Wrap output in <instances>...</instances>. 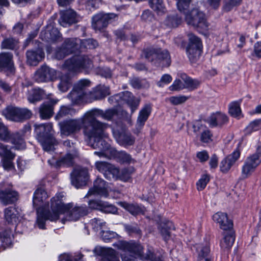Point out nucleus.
<instances>
[{"instance_id":"4be33fe9","label":"nucleus","mask_w":261,"mask_h":261,"mask_svg":"<svg viewBox=\"0 0 261 261\" xmlns=\"http://www.w3.org/2000/svg\"><path fill=\"white\" fill-rule=\"evenodd\" d=\"M95 251L97 255L101 256L100 261H120L116 252L112 248L97 247Z\"/></svg>"},{"instance_id":"dca6fc26","label":"nucleus","mask_w":261,"mask_h":261,"mask_svg":"<svg viewBox=\"0 0 261 261\" xmlns=\"http://www.w3.org/2000/svg\"><path fill=\"white\" fill-rule=\"evenodd\" d=\"M14 154L8 146L0 143V157L1 158V163L4 168L7 170H10L13 169L14 165L12 162L15 158Z\"/></svg>"},{"instance_id":"1a4fd4ad","label":"nucleus","mask_w":261,"mask_h":261,"mask_svg":"<svg viewBox=\"0 0 261 261\" xmlns=\"http://www.w3.org/2000/svg\"><path fill=\"white\" fill-rule=\"evenodd\" d=\"M109 101L114 105L115 103H121L122 101L126 102L130 108L132 113L137 109L140 102L139 99L135 98L132 94L128 91L112 96L109 98Z\"/></svg>"},{"instance_id":"6e6d98bb","label":"nucleus","mask_w":261,"mask_h":261,"mask_svg":"<svg viewBox=\"0 0 261 261\" xmlns=\"http://www.w3.org/2000/svg\"><path fill=\"white\" fill-rule=\"evenodd\" d=\"M210 181V176L203 174L196 183L197 189L198 191L203 190Z\"/></svg>"},{"instance_id":"b1692460","label":"nucleus","mask_w":261,"mask_h":261,"mask_svg":"<svg viewBox=\"0 0 261 261\" xmlns=\"http://www.w3.org/2000/svg\"><path fill=\"white\" fill-rule=\"evenodd\" d=\"M77 21L76 14L72 10H68L61 13V17L59 22L63 27L70 25Z\"/></svg>"},{"instance_id":"f257e3e1","label":"nucleus","mask_w":261,"mask_h":261,"mask_svg":"<svg viewBox=\"0 0 261 261\" xmlns=\"http://www.w3.org/2000/svg\"><path fill=\"white\" fill-rule=\"evenodd\" d=\"M64 195L63 193L57 194L50 199L51 211L46 213H41L38 210V217L37 219V224L40 229L45 228V222L46 220L51 221L57 220L59 216L64 213L67 208L70 207V203L64 204L63 198Z\"/></svg>"},{"instance_id":"774afa93","label":"nucleus","mask_w":261,"mask_h":261,"mask_svg":"<svg viewBox=\"0 0 261 261\" xmlns=\"http://www.w3.org/2000/svg\"><path fill=\"white\" fill-rule=\"evenodd\" d=\"M104 201L101 200H91L88 202L89 206L92 209L101 210Z\"/></svg>"},{"instance_id":"09e8293b","label":"nucleus","mask_w":261,"mask_h":261,"mask_svg":"<svg viewBox=\"0 0 261 261\" xmlns=\"http://www.w3.org/2000/svg\"><path fill=\"white\" fill-rule=\"evenodd\" d=\"M229 114L233 117L240 118L241 116V110L239 102L234 101L229 105Z\"/></svg>"},{"instance_id":"680f3d73","label":"nucleus","mask_w":261,"mask_h":261,"mask_svg":"<svg viewBox=\"0 0 261 261\" xmlns=\"http://www.w3.org/2000/svg\"><path fill=\"white\" fill-rule=\"evenodd\" d=\"M95 165L96 169L105 175L111 164L106 162L97 161Z\"/></svg>"},{"instance_id":"c756f323","label":"nucleus","mask_w":261,"mask_h":261,"mask_svg":"<svg viewBox=\"0 0 261 261\" xmlns=\"http://www.w3.org/2000/svg\"><path fill=\"white\" fill-rule=\"evenodd\" d=\"M5 219L10 224H16L19 221L20 214L15 207H9L4 211Z\"/></svg>"},{"instance_id":"c03bdc74","label":"nucleus","mask_w":261,"mask_h":261,"mask_svg":"<svg viewBox=\"0 0 261 261\" xmlns=\"http://www.w3.org/2000/svg\"><path fill=\"white\" fill-rule=\"evenodd\" d=\"M118 143L123 146L132 145L135 142V139L130 135L121 134L118 137H116Z\"/></svg>"},{"instance_id":"a19ab883","label":"nucleus","mask_w":261,"mask_h":261,"mask_svg":"<svg viewBox=\"0 0 261 261\" xmlns=\"http://www.w3.org/2000/svg\"><path fill=\"white\" fill-rule=\"evenodd\" d=\"M114 155L115 158L120 162L127 164H131L135 162V160L132 158L130 155L125 151H114Z\"/></svg>"},{"instance_id":"7ed1b4c3","label":"nucleus","mask_w":261,"mask_h":261,"mask_svg":"<svg viewBox=\"0 0 261 261\" xmlns=\"http://www.w3.org/2000/svg\"><path fill=\"white\" fill-rule=\"evenodd\" d=\"M176 1L178 9L185 15V19L188 24L198 29L199 31L208 30V23L203 12L197 9H193L190 13L188 12V9L191 0Z\"/></svg>"},{"instance_id":"6ab92c4d","label":"nucleus","mask_w":261,"mask_h":261,"mask_svg":"<svg viewBox=\"0 0 261 261\" xmlns=\"http://www.w3.org/2000/svg\"><path fill=\"white\" fill-rule=\"evenodd\" d=\"M116 17L114 14L98 13L93 17L92 27L95 30L100 31L105 28L111 19Z\"/></svg>"},{"instance_id":"aec40b11","label":"nucleus","mask_w":261,"mask_h":261,"mask_svg":"<svg viewBox=\"0 0 261 261\" xmlns=\"http://www.w3.org/2000/svg\"><path fill=\"white\" fill-rule=\"evenodd\" d=\"M213 220L218 224L219 227L224 231L232 229V222L228 218L227 214L222 212H218L213 216Z\"/></svg>"},{"instance_id":"de8ad7c7","label":"nucleus","mask_w":261,"mask_h":261,"mask_svg":"<svg viewBox=\"0 0 261 261\" xmlns=\"http://www.w3.org/2000/svg\"><path fill=\"white\" fill-rule=\"evenodd\" d=\"M172 224L170 222H168L166 223H161L160 224L159 229L161 235L163 239L167 241L170 237V232L169 229L171 227Z\"/></svg>"},{"instance_id":"49530a36","label":"nucleus","mask_w":261,"mask_h":261,"mask_svg":"<svg viewBox=\"0 0 261 261\" xmlns=\"http://www.w3.org/2000/svg\"><path fill=\"white\" fill-rule=\"evenodd\" d=\"M18 45L17 40L12 38H5L2 42L1 47L2 49H14Z\"/></svg>"},{"instance_id":"0e129e2a","label":"nucleus","mask_w":261,"mask_h":261,"mask_svg":"<svg viewBox=\"0 0 261 261\" xmlns=\"http://www.w3.org/2000/svg\"><path fill=\"white\" fill-rule=\"evenodd\" d=\"M90 86V81L87 79H82L80 80L75 85L76 89L81 91L85 92L87 87Z\"/></svg>"},{"instance_id":"a18cd8bd","label":"nucleus","mask_w":261,"mask_h":261,"mask_svg":"<svg viewBox=\"0 0 261 261\" xmlns=\"http://www.w3.org/2000/svg\"><path fill=\"white\" fill-rule=\"evenodd\" d=\"M119 170L114 165L111 164L105 173V177L108 179L118 180L119 179Z\"/></svg>"},{"instance_id":"412c9836","label":"nucleus","mask_w":261,"mask_h":261,"mask_svg":"<svg viewBox=\"0 0 261 261\" xmlns=\"http://www.w3.org/2000/svg\"><path fill=\"white\" fill-rule=\"evenodd\" d=\"M240 156V151L236 149L231 154L227 156L220 163V169L223 173H227Z\"/></svg>"},{"instance_id":"9b49d317","label":"nucleus","mask_w":261,"mask_h":261,"mask_svg":"<svg viewBox=\"0 0 261 261\" xmlns=\"http://www.w3.org/2000/svg\"><path fill=\"white\" fill-rule=\"evenodd\" d=\"M261 162V154L259 153L248 156L242 168V177H248L255 170Z\"/></svg>"},{"instance_id":"9d476101","label":"nucleus","mask_w":261,"mask_h":261,"mask_svg":"<svg viewBox=\"0 0 261 261\" xmlns=\"http://www.w3.org/2000/svg\"><path fill=\"white\" fill-rule=\"evenodd\" d=\"M49 196L46 191L43 188H39L36 189L34 193L33 202V205L36 208L37 218L38 217V210L41 213H46L44 209L48 207L49 203L47 200Z\"/></svg>"},{"instance_id":"ddd939ff","label":"nucleus","mask_w":261,"mask_h":261,"mask_svg":"<svg viewBox=\"0 0 261 261\" xmlns=\"http://www.w3.org/2000/svg\"><path fill=\"white\" fill-rule=\"evenodd\" d=\"M108 184L102 179L97 178L94 182L93 187L90 188L85 196L86 198L99 195L107 197L109 195Z\"/></svg>"},{"instance_id":"4468645a","label":"nucleus","mask_w":261,"mask_h":261,"mask_svg":"<svg viewBox=\"0 0 261 261\" xmlns=\"http://www.w3.org/2000/svg\"><path fill=\"white\" fill-rule=\"evenodd\" d=\"M64 218L62 220V223H64L65 221H76L81 217L86 215L88 214V210L86 206H75L70 203V207L64 211Z\"/></svg>"},{"instance_id":"3c124183","label":"nucleus","mask_w":261,"mask_h":261,"mask_svg":"<svg viewBox=\"0 0 261 261\" xmlns=\"http://www.w3.org/2000/svg\"><path fill=\"white\" fill-rule=\"evenodd\" d=\"M42 91L40 89H33L29 94L28 96V100L34 103L39 101L42 97Z\"/></svg>"},{"instance_id":"13d9d810","label":"nucleus","mask_w":261,"mask_h":261,"mask_svg":"<svg viewBox=\"0 0 261 261\" xmlns=\"http://www.w3.org/2000/svg\"><path fill=\"white\" fill-rule=\"evenodd\" d=\"M149 4L151 8L154 11L158 13L163 12L164 7L162 0H150Z\"/></svg>"},{"instance_id":"f3484780","label":"nucleus","mask_w":261,"mask_h":261,"mask_svg":"<svg viewBox=\"0 0 261 261\" xmlns=\"http://www.w3.org/2000/svg\"><path fill=\"white\" fill-rule=\"evenodd\" d=\"M71 176V183L76 188L86 185L89 179L88 170L85 168L75 169Z\"/></svg>"},{"instance_id":"69168bd1","label":"nucleus","mask_w":261,"mask_h":261,"mask_svg":"<svg viewBox=\"0 0 261 261\" xmlns=\"http://www.w3.org/2000/svg\"><path fill=\"white\" fill-rule=\"evenodd\" d=\"M103 204H104L102 205L101 211L106 213L112 214H115L117 212V208L114 205L109 204L108 203L105 201H104Z\"/></svg>"},{"instance_id":"20e7f679","label":"nucleus","mask_w":261,"mask_h":261,"mask_svg":"<svg viewBox=\"0 0 261 261\" xmlns=\"http://www.w3.org/2000/svg\"><path fill=\"white\" fill-rule=\"evenodd\" d=\"M35 131L38 141L41 144L43 148L46 151H51L55 149L57 142L53 137V125L50 123L35 124Z\"/></svg>"},{"instance_id":"bf43d9fd","label":"nucleus","mask_w":261,"mask_h":261,"mask_svg":"<svg viewBox=\"0 0 261 261\" xmlns=\"http://www.w3.org/2000/svg\"><path fill=\"white\" fill-rule=\"evenodd\" d=\"M181 21L177 16H168L165 21V24L170 27H176Z\"/></svg>"},{"instance_id":"f03ea898","label":"nucleus","mask_w":261,"mask_h":261,"mask_svg":"<svg viewBox=\"0 0 261 261\" xmlns=\"http://www.w3.org/2000/svg\"><path fill=\"white\" fill-rule=\"evenodd\" d=\"M107 127V124L94 120L90 125L84 129V134L89 139L91 146L94 149L98 148L101 150L94 152L95 154L100 157L106 156L104 151L109 148L108 145L103 146L105 141L102 139V136H105L104 130Z\"/></svg>"},{"instance_id":"79ce46f5","label":"nucleus","mask_w":261,"mask_h":261,"mask_svg":"<svg viewBox=\"0 0 261 261\" xmlns=\"http://www.w3.org/2000/svg\"><path fill=\"white\" fill-rule=\"evenodd\" d=\"M201 47L188 46L187 52L188 57L191 62H195L199 57Z\"/></svg>"},{"instance_id":"5701e85b","label":"nucleus","mask_w":261,"mask_h":261,"mask_svg":"<svg viewBox=\"0 0 261 261\" xmlns=\"http://www.w3.org/2000/svg\"><path fill=\"white\" fill-rule=\"evenodd\" d=\"M234 239V235L232 229L225 231L220 243L221 250L224 252H228L231 248Z\"/></svg>"},{"instance_id":"2f4dec72","label":"nucleus","mask_w":261,"mask_h":261,"mask_svg":"<svg viewBox=\"0 0 261 261\" xmlns=\"http://www.w3.org/2000/svg\"><path fill=\"white\" fill-rule=\"evenodd\" d=\"M151 112L150 105H145L140 111L137 118V125L141 128L144 125Z\"/></svg>"},{"instance_id":"58836bf2","label":"nucleus","mask_w":261,"mask_h":261,"mask_svg":"<svg viewBox=\"0 0 261 261\" xmlns=\"http://www.w3.org/2000/svg\"><path fill=\"white\" fill-rule=\"evenodd\" d=\"M60 80L58 84L59 89L62 92H66L71 85V77L68 74H62L60 76Z\"/></svg>"},{"instance_id":"473e14b6","label":"nucleus","mask_w":261,"mask_h":261,"mask_svg":"<svg viewBox=\"0 0 261 261\" xmlns=\"http://www.w3.org/2000/svg\"><path fill=\"white\" fill-rule=\"evenodd\" d=\"M208 123L210 125L215 126L222 125L227 121V116L221 113L213 114L208 118Z\"/></svg>"},{"instance_id":"e433bc0d","label":"nucleus","mask_w":261,"mask_h":261,"mask_svg":"<svg viewBox=\"0 0 261 261\" xmlns=\"http://www.w3.org/2000/svg\"><path fill=\"white\" fill-rule=\"evenodd\" d=\"M115 113V112L113 110H109L106 112L100 110H96L90 113L89 117L91 119L92 118L95 119L93 116L101 117L103 119L110 120L113 118Z\"/></svg>"},{"instance_id":"864d4df0","label":"nucleus","mask_w":261,"mask_h":261,"mask_svg":"<svg viewBox=\"0 0 261 261\" xmlns=\"http://www.w3.org/2000/svg\"><path fill=\"white\" fill-rule=\"evenodd\" d=\"M51 33L54 34L55 35L59 34L57 30L55 29H52L51 30H48L44 31H42L41 33V37L42 40H48L49 39L50 40H56L57 37L52 35Z\"/></svg>"},{"instance_id":"8fccbe9b","label":"nucleus","mask_w":261,"mask_h":261,"mask_svg":"<svg viewBox=\"0 0 261 261\" xmlns=\"http://www.w3.org/2000/svg\"><path fill=\"white\" fill-rule=\"evenodd\" d=\"M134 172L135 169L132 167L123 169L119 172L118 179L124 181H128L131 177L132 174Z\"/></svg>"},{"instance_id":"cd10ccee","label":"nucleus","mask_w":261,"mask_h":261,"mask_svg":"<svg viewBox=\"0 0 261 261\" xmlns=\"http://www.w3.org/2000/svg\"><path fill=\"white\" fill-rule=\"evenodd\" d=\"M27 63L31 66H36L44 57V54L41 49L36 50H29L26 53Z\"/></svg>"},{"instance_id":"0eeeda50","label":"nucleus","mask_w":261,"mask_h":261,"mask_svg":"<svg viewBox=\"0 0 261 261\" xmlns=\"http://www.w3.org/2000/svg\"><path fill=\"white\" fill-rule=\"evenodd\" d=\"M94 120H96L93 118L91 119L88 117L84 121L82 119H69L64 121L60 123L61 132L62 134L66 136L75 134L81 130L82 126L84 122H86L87 121H89L90 124L88 125L89 126L91 124Z\"/></svg>"},{"instance_id":"a878e982","label":"nucleus","mask_w":261,"mask_h":261,"mask_svg":"<svg viewBox=\"0 0 261 261\" xmlns=\"http://www.w3.org/2000/svg\"><path fill=\"white\" fill-rule=\"evenodd\" d=\"M18 193L15 191L0 190V201L5 205L14 203L18 200Z\"/></svg>"},{"instance_id":"a211bd4d","label":"nucleus","mask_w":261,"mask_h":261,"mask_svg":"<svg viewBox=\"0 0 261 261\" xmlns=\"http://www.w3.org/2000/svg\"><path fill=\"white\" fill-rule=\"evenodd\" d=\"M57 74L59 75L56 70L44 65L36 72L35 78L38 82H47L55 80Z\"/></svg>"},{"instance_id":"39448f33","label":"nucleus","mask_w":261,"mask_h":261,"mask_svg":"<svg viewBox=\"0 0 261 261\" xmlns=\"http://www.w3.org/2000/svg\"><path fill=\"white\" fill-rule=\"evenodd\" d=\"M93 67V64L88 57L76 56L65 61L63 68L73 72H81L83 70L88 71Z\"/></svg>"},{"instance_id":"c85d7f7f","label":"nucleus","mask_w":261,"mask_h":261,"mask_svg":"<svg viewBox=\"0 0 261 261\" xmlns=\"http://www.w3.org/2000/svg\"><path fill=\"white\" fill-rule=\"evenodd\" d=\"M68 96L73 103H79L82 101H89V94L86 92L81 91L76 89L75 86L72 91L69 93Z\"/></svg>"},{"instance_id":"338daca9","label":"nucleus","mask_w":261,"mask_h":261,"mask_svg":"<svg viewBox=\"0 0 261 261\" xmlns=\"http://www.w3.org/2000/svg\"><path fill=\"white\" fill-rule=\"evenodd\" d=\"M169 88L171 91H179L185 88V87L180 80H176Z\"/></svg>"},{"instance_id":"6e6552de","label":"nucleus","mask_w":261,"mask_h":261,"mask_svg":"<svg viewBox=\"0 0 261 261\" xmlns=\"http://www.w3.org/2000/svg\"><path fill=\"white\" fill-rule=\"evenodd\" d=\"M145 58L151 62L156 60V63L162 66H168L170 64V56L166 50L147 49L144 51Z\"/></svg>"},{"instance_id":"423d86ee","label":"nucleus","mask_w":261,"mask_h":261,"mask_svg":"<svg viewBox=\"0 0 261 261\" xmlns=\"http://www.w3.org/2000/svg\"><path fill=\"white\" fill-rule=\"evenodd\" d=\"M117 245L119 248L124 251L121 254L122 261H136L135 258L137 257L144 258L143 247L140 244L120 241Z\"/></svg>"},{"instance_id":"bb28decb","label":"nucleus","mask_w":261,"mask_h":261,"mask_svg":"<svg viewBox=\"0 0 261 261\" xmlns=\"http://www.w3.org/2000/svg\"><path fill=\"white\" fill-rule=\"evenodd\" d=\"M110 94L109 87L99 85L89 93V101L100 99Z\"/></svg>"},{"instance_id":"e2e57ef3","label":"nucleus","mask_w":261,"mask_h":261,"mask_svg":"<svg viewBox=\"0 0 261 261\" xmlns=\"http://www.w3.org/2000/svg\"><path fill=\"white\" fill-rule=\"evenodd\" d=\"M189 43L188 46L202 47L200 39L192 33L188 34Z\"/></svg>"},{"instance_id":"2eb2a0df","label":"nucleus","mask_w":261,"mask_h":261,"mask_svg":"<svg viewBox=\"0 0 261 261\" xmlns=\"http://www.w3.org/2000/svg\"><path fill=\"white\" fill-rule=\"evenodd\" d=\"M192 129L194 134L199 137L202 143L208 144L213 141V135L205 126L197 123L192 125Z\"/></svg>"},{"instance_id":"4c0bfd02","label":"nucleus","mask_w":261,"mask_h":261,"mask_svg":"<svg viewBox=\"0 0 261 261\" xmlns=\"http://www.w3.org/2000/svg\"><path fill=\"white\" fill-rule=\"evenodd\" d=\"M181 79L185 83V88L193 90L197 88L200 85V82L197 80L192 79L187 76L186 74L182 73L180 75Z\"/></svg>"},{"instance_id":"f704fd0d","label":"nucleus","mask_w":261,"mask_h":261,"mask_svg":"<svg viewBox=\"0 0 261 261\" xmlns=\"http://www.w3.org/2000/svg\"><path fill=\"white\" fill-rule=\"evenodd\" d=\"M7 119L14 121H19V108L9 107L4 112Z\"/></svg>"},{"instance_id":"052dcab7","label":"nucleus","mask_w":261,"mask_h":261,"mask_svg":"<svg viewBox=\"0 0 261 261\" xmlns=\"http://www.w3.org/2000/svg\"><path fill=\"white\" fill-rule=\"evenodd\" d=\"M188 97L184 95L171 96L168 98V101L173 105H178L184 103Z\"/></svg>"},{"instance_id":"72a5a7b5","label":"nucleus","mask_w":261,"mask_h":261,"mask_svg":"<svg viewBox=\"0 0 261 261\" xmlns=\"http://www.w3.org/2000/svg\"><path fill=\"white\" fill-rule=\"evenodd\" d=\"M78 156V153H67V154L60 160L56 162L57 166H65L67 167L72 166L74 160Z\"/></svg>"},{"instance_id":"f8f14e48","label":"nucleus","mask_w":261,"mask_h":261,"mask_svg":"<svg viewBox=\"0 0 261 261\" xmlns=\"http://www.w3.org/2000/svg\"><path fill=\"white\" fill-rule=\"evenodd\" d=\"M0 140L7 141L11 140L12 143L17 149L25 148V143L22 137L18 133L11 135L7 127L3 123L0 125Z\"/></svg>"},{"instance_id":"7c9ffc66","label":"nucleus","mask_w":261,"mask_h":261,"mask_svg":"<svg viewBox=\"0 0 261 261\" xmlns=\"http://www.w3.org/2000/svg\"><path fill=\"white\" fill-rule=\"evenodd\" d=\"M69 40H65L62 47L57 50L55 54V57L57 59L61 60L63 59L66 56L69 55V54L72 53L73 48L77 47L78 42H75L74 43L72 47H71V48H68V42H69Z\"/></svg>"},{"instance_id":"5fc2aeb1","label":"nucleus","mask_w":261,"mask_h":261,"mask_svg":"<svg viewBox=\"0 0 261 261\" xmlns=\"http://www.w3.org/2000/svg\"><path fill=\"white\" fill-rule=\"evenodd\" d=\"M242 0H225V4L223 9L225 11L228 12L233 8L240 5Z\"/></svg>"},{"instance_id":"4d7b16f0","label":"nucleus","mask_w":261,"mask_h":261,"mask_svg":"<svg viewBox=\"0 0 261 261\" xmlns=\"http://www.w3.org/2000/svg\"><path fill=\"white\" fill-rule=\"evenodd\" d=\"M261 128V119L255 120L251 122L246 128V133L259 130Z\"/></svg>"},{"instance_id":"37998d69","label":"nucleus","mask_w":261,"mask_h":261,"mask_svg":"<svg viewBox=\"0 0 261 261\" xmlns=\"http://www.w3.org/2000/svg\"><path fill=\"white\" fill-rule=\"evenodd\" d=\"M39 113L42 119H47L52 116L53 109L49 104H43L40 108Z\"/></svg>"},{"instance_id":"ea45409f","label":"nucleus","mask_w":261,"mask_h":261,"mask_svg":"<svg viewBox=\"0 0 261 261\" xmlns=\"http://www.w3.org/2000/svg\"><path fill=\"white\" fill-rule=\"evenodd\" d=\"M194 247L198 254V257H210V249L207 243L196 244Z\"/></svg>"},{"instance_id":"393cba45","label":"nucleus","mask_w":261,"mask_h":261,"mask_svg":"<svg viewBox=\"0 0 261 261\" xmlns=\"http://www.w3.org/2000/svg\"><path fill=\"white\" fill-rule=\"evenodd\" d=\"M13 55L8 52L0 54V71H12L13 69Z\"/></svg>"},{"instance_id":"603ef678","label":"nucleus","mask_w":261,"mask_h":261,"mask_svg":"<svg viewBox=\"0 0 261 261\" xmlns=\"http://www.w3.org/2000/svg\"><path fill=\"white\" fill-rule=\"evenodd\" d=\"M75 113V111L70 107L62 106L59 112L58 113L56 118L60 119L61 117L72 115Z\"/></svg>"},{"instance_id":"c9c22d12","label":"nucleus","mask_w":261,"mask_h":261,"mask_svg":"<svg viewBox=\"0 0 261 261\" xmlns=\"http://www.w3.org/2000/svg\"><path fill=\"white\" fill-rule=\"evenodd\" d=\"M118 204L133 215H137L144 213V210L137 204H130L123 201L118 202Z\"/></svg>"}]
</instances>
